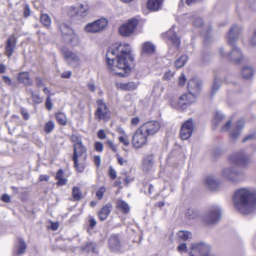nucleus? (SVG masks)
<instances>
[{"label":"nucleus","instance_id":"nucleus-54","mask_svg":"<svg viewBox=\"0 0 256 256\" xmlns=\"http://www.w3.org/2000/svg\"><path fill=\"white\" fill-rule=\"evenodd\" d=\"M45 106L48 110H50L52 109V102L51 98H50V96H48L46 98Z\"/></svg>","mask_w":256,"mask_h":256},{"label":"nucleus","instance_id":"nucleus-46","mask_svg":"<svg viewBox=\"0 0 256 256\" xmlns=\"http://www.w3.org/2000/svg\"><path fill=\"white\" fill-rule=\"evenodd\" d=\"M120 142L126 146H128L130 144V140H128V136L124 134V136H121L118 138Z\"/></svg>","mask_w":256,"mask_h":256},{"label":"nucleus","instance_id":"nucleus-24","mask_svg":"<svg viewBox=\"0 0 256 256\" xmlns=\"http://www.w3.org/2000/svg\"><path fill=\"white\" fill-rule=\"evenodd\" d=\"M116 86L118 90L124 91H132L136 90L138 87V84L134 82H128L127 83H122L120 82H116Z\"/></svg>","mask_w":256,"mask_h":256},{"label":"nucleus","instance_id":"nucleus-55","mask_svg":"<svg viewBox=\"0 0 256 256\" xmlns=\"http://www.w3.org/2000/svg\"><path fill=\"white\" fill-rule=\"evenodd\" d=\"M30 10L28 4H26L24 8L23 16L24 18L30 16Z\"/></svg>","mask_w":256,"mask_h":256},{"label":"nucleus","instance_id":"nucleus-13","mask_svg":"<svg viewBox=\"0 0 256 256\" xmlns=\"http://www.w3.org/2000/svg\"><path fill=\"white\" fill-rule=\"evenodd\" d=\"M194 130V124L192 118L186 120L182 126L180 136L181 139L186 140L189 138Z\"/></svg>","mask_w":256,"mask_h":256},{"label":"nucleus","instance_id":"nucleus-28","mask_svg":"<svg viewBox=\"0 0 256 256\" xmlns=\"http://www.w3.org/2000/svg\"><path fill=\"white\" fill-rule=\"evenodd\" d=\"M164 0H148L146 6L152 11L158 10L160 7Z\"/></svg>","mask_w":256,"mask_h":256},{"label":"nucleus","instance_id":"nucleus-9","mask_svg":"<svg viewBox=\"0 0 256 256\" xmlns=\"http://www.w3.org/2000/svg\"><path fill=\"white\" fill-rule=\"evenodd\" d=\"M139 128L149 137L154 136L159 131L160 124L156 120H149L141 124Z\"/></svg>","mask_w":256,"mask_h":256},{"label":"nucleus","instance_id":"nucleus-34","mask_svg":"<svg viewBox=\"0 0 256 256\" xmlns=\"http://www.w3.org/2000/svg\"><path fill=\"white\" fill-rule=\"evenodd\" d=\"M72 194L74 201H79L84 197L80 188L76 186L72 188Z\"/></svg>","mask_w":256,"mask_h":256},{"label":"nucleus","instance_id":"nucleus-38","mask_svg":"<svg viewBox=\"0 0 256 256\" xmlns=\"http://www.w3.org/2000/svg\"><path fill=\"white\" fill-rule=\"evenodd\" d=\"M55 124L52 120H48L44 125V130L45 134L50 133L54 128Z\"/></svg>","mask_w":256,"mask_h":256},{"label":"nucleus","instance_id":"nucleus-18","mask_svg":"<svg viewBox=\"0 0 256 256\" xmlns=\"http://www.w3.org/2000/svg\"><path fill=\"white\" fill-rule=\"evenodd\" d=\"M187 88L188 92L196 97L201 91V84L196 78H191L188 82Z\"/></svg>","mask_w":256,"mask_h":256},{"label":"nucleus","instance_id":"nucleus-6","mask_svg":"<svg viewBox=\"0 0 256 256\" xmlns=\"http://www.w3.org/2000/svg\"><path fill=\"white\" fill-rule=\"evenodd\" d=\"M148 137L138 127L134 132L132 144L136 149H140L146 146L148 144Z\"/></svg>","mask_w":256,"mask_h":256},{"label":"nucleus","instance_id":"nucleus-48","mask_svg":"<svg viewBox=\"0 0 256 256\" xmlns=\"http://www.w3.org/2000/svg\"><path fill=\"white\" fill-rule=\"evenodd\" d=\"M94 150L98 152H102L104 150V145L102 143L99 141H96L94 143Z\"/></svg>","mask_w":256,"mask_h":256},{"label":"nucleus","instance_id":"nucleus-64","mask_svg":"<svg viewBox=\"0 0 256 256\" xmlns=\"http://www.w3.org/2000/svg\"><path fill=\"white\" fill-rule=\"evenodd\" d=\"M193 24L196 27H200L203 24V22L201 18H196L194 19Z\"/></svg>","mask_w":256,"mask_h":256},{"label":"nucleus","instance_id":"nucleus-58","mask_svg":"<svg viewBox=\"0 0 256 256\" xmlns=\"http://www.w3.org/2000/svg\"><path fill=\"white\" fill-rule=\"evenodd\" d=\"M36 85L37 87L39 88L44 86L43 79L40 76H36L35 78Z\"/></svg>","mask_w":256,"mask_h":256},{"label":"nucleus","instance_id":"nucleus-21","mask_svg":"<svg viewBox=\"0 0 256 256\" xmlns=\"http://www.w3.org/2000/svg\"><path fill=\"white\" fill-rule=\"evenodd\" d=\"M17 80L20 84H22L25 86H32L33 81L28 72H22L18 74Z\"/></svg>","mask_w":256,"mask_h":256},{"label":"nucleus","instance_id":"nucleus-16","mask_svg":"<svg viewBox=\"0 0 256 256\" xmlns=\"http://www.w3.org/2000/svg\"><path fill=\"white\" fill-rule=\"evenodd\" d=\"M227 59L234 64H240L244 60V56L240 49L234 46L227 56Z\"/></svg>","mask_w":256,"mask_h":256},{"label":"nucleus","instance_id":"nucleus-4","mask_svg":"<svg viewBox=\"0 0 256 256\" xmlns=\"http://www.w3.org/2000/svg\"><path fill=\"white\" fill-rule=\"evenodd\" d=\"M58 30L62 41L74 46L79 42L78 38L74 30L65 23H62L58 26Z\"/></svg>","mask_w":256,"mask_h":256},{"label":"nucleus","instance_id":"nucleus-42","mask_svg":"<svg viewBox=\"0 0 256 256\" xmlns=\"http://www.w3.org/2000/svg\"><path fill=\"white\" fill-rule=\"evenodd\" d=\"M197 215V212L194 210V208H188L187 211L185 214L186 217L188 220H191L195 218Z\"/></svg>","mask_w":256,"mask_h":256},{"label":"nucleus","instance_id":"nucleus-62","mask_svg":"<svg viewBox=\"0 0 256 256\" xmlns=\"http://www.w3.org/2000/svg\"><path fill=\"white\" fill-rule=\"evenodd\" d=\"M178 250L182 253V252H186L187 251V246L186 243H182L179 245L177 248Z\"/></svg>","mask_w":256,"mask_h":256},{"label":"nucleus","instance_id":"nucleus-5","mask_svg":"<svg viewBox=\"0 0 256 256\" xmlns=\"http://www.w3.org/2000/svg\"><path fill=\"white\" fill-rule=\"evenodd\" d=\"M96 108L94 112V119L100 122H107L111 119V112L108 106L103 99L96 100Z\"/></svg>","mask_w":256,"mask_h":256},{"label":"nucleus","instance_id":"nucleus-59","mask_svg":"<svg viewBox=\"0 0 256 256\" xmlns=\"http://www.w3.org/2000/svg\"><path fill=\"white\" fill-rule=\"evenodd\" d=\"M232 122V120H230L228 121L221 128V131L226 132L230 128Z\"/></svg>","mask_w":256,"mask_h":256},{"label":"nucleus","instance_id":"nucleus-2","mask_svg":"<svg viewBox=\"0 0 256 256\" xmlns=\"http://www.w3.org/2000/svg\"><path fill=\"white\" fill-rule=\"evenodd\" d=\"M234 206L240 212L247 214L256 206V192L250 188H242L234 196Z\"/></svg>","mask_w":256,"mask_h":256},{"label":"nucleus","instance_id":"nucleus-15","mask_svg":"<svg viewBox=\"0 0 256 256\" xmlns=\"http://www.w3.org/2000/svg\"><path fill=\"white\" fill-rule=\"evenodd\" d=\"M16 42L17 38L14 34H11L7 39L4 54L8 58L12 56L16 47Z\"/></svg>","mask_w":256,"mask_h":256},{"label":"nucleus","instance_id":"nucleus-47","mask_svg":"<svg viewBox=\"0 0 256 256\" xmlns=\"http://www.w3.org/2000/svg\"><path fill=\"white\" fill-rule=\"evenodd\" d=\"M108 174L110 178L113 180L116 179L117 175L116 172V170L112 168V166H110L108 168Z\"/></svg>","mask_w":256,"mask_h":256},{"label":"nucleus","instance_id":"nucleus-49","mask_svg":"<svg viewBox=\"0 0 256 256\" xmlns=\"http://www.w3.org/2000/svg\"><path fill=\"white\" fill-rule=\"evenodd\" d=\"M96 224V222L94 218L90 216L88 220V229L93 230Z\"/></svg>","mask_w":256,"mask_h":256},{"label":"nucleus","instance_id":"nucleus-31","mask_svg":"<svg viewBox=\"0 0 256 256\" xmlns=\"http://www.w3.org/2000/svg\"><path fill=\"white\" fill-rule=\"evenodd\" d=\"M223 176L230 181H234L235 178L238 175V173L234 171L232 168H226L222 171Z\"/></svg>","mask_w":256,"mask_h":256},{"label":"nucleus","instance_id":"nucleus-12","mask_svg":"<svg viewBox=\"0 0 256 256\" xmlns=\"http://www.w3.org/2000/svg\"><path fill=\"white\" fill-rule=\"evenodd\" d=\"M229 160L232 164L240 167H244L250 162L248 156L244 154L242 152L232 154L229 158Z\"/></svg>","mask_w":256,"mask_h":256},{"label":"nucleus","instance_id":"nucleus-7","mask_svg":"<svg viewBox=\"0 0 256 256\" xmlns=\"http://www.w3.org/2000/svg\"><path fill=\"white\" fill-rule=\"evenodd\" d=\"M220 218V210L216 206H212L203 217L202 222L205 225L213 224L218 222Z\"/></svg>","mask_w":256,"mask_h":256},{"label":"nucleus","instance_id":"nucleus-51","mask_svg":"<svg viewBox=\"0 0 256 256\" xmlns=\"http://www.w3.org/2000/svg\"><path fill=\"white\" fill-rule=\"evenodd\" d=\"M186 77L184 73H182L178 80V85L180 86H184L186 82Z\"/></svg>","mask_w":256,"mask_h":256},{"label":"nucleus","instance_id":"nucleus-19","mask_svg":"<svg viewBox=\"0 0 256 256\" xmlns=\"http://www.w3.org/2000/svg\"><path fill=\"white\" fill-rule=\"evenodd\" d=\"M113 206L111 202H108L103 206L98 212V216L101 221L106 220L112 210Z\"/></svg>","mask_w":256,"mask_h":256},{"label":"nucleus","instance_id":"nucleus-36","mask_svg":"<svg viewBox=\"0 0 256 256\" xmlns=\"http://www.w3.org/2000/svg\"><path fill=\"white\" fill-rule=\"evenodd\" d=\"M40 22L46 28H49L50 26L51 20L48 14H42L40 16Z\"/></svg>","mask_w":256,"mask_h":256},{"label":"nucleus","instance_id":"nucleus-45","mask_svg":"<svg viewBox=\"0 0 256 256\" xmlns=\"http://www.w3.org/2000/svg\"><path fill=\"white\" fill-rule=\"evenodd\" d=\"M105 144L113 152H116L118 150V146L116 144H114V142L110 139H108Z\"/></svg>","mask_w":256,"mask_h":256},{"label":"nucleus","instance_id":"nucleus-29","mask_svg":"<svg viewBox=\"0 0 256 256\" xmlns=\"http://www.w3.org/2000/svg\"><path fill=\"white\" fill-rule=\"evenodd\" d=\"M205 182L210 190H215L220 186L219 182L214 180L212 176H209L206 177Z\"/></svg>","mask_w":256,"mask_h":256},{"label":"nucleus","instance_id":"nucleus-37","mask_svg":"<svg viewBox=\"0 0 256 256\" xmlns=\"http://www.w3.org/2000/svg\"><path fill=\"white\" fill-rule=\"evenodd\" d=\"M188 60V57L186 55L182 56L174 62V66L177 69L182 68Z\"/></svg>","mask_w":256,"mask_h":256},{"label":"nucleus","instance_id":"nucleus-53","mask_svg":"<svg viewBox=\"0 0 256 256\" xmlns=\"http://www.w3.org/2000/svg\"><path fill=\"white\" fill-rule=\"evenodd\" d=\"M92 162L94 164L97 168H99L101 164L100 156L98 155H95L92 158Z\"/></svg>","mask_w":256,"mask_h":256},{"label":"nucleus","instance_id":"nucleus-25","mask_svg":"<svg viewBox=\"0 0 256 256\" xmlns=\"http://www.w3.org/2000/svg\"><path fill=\"white\" fill-rule=\"evenodd\" d=\"M155 52V46L150 42H146L143 43L142 48L141 54L151 55Z\"/></svg>","mask_w":256,"mask_h":256},{"label":"nucleus","instance_id":"nucleus-32","mask_svg":"<svg viewBox=\"0 0 256 256\" xmlns=\"http://www.w3.org/2000/svg\"><path fill=\"white\" fill-rule=\"evenodd\" d=\"M64 171L62 169L58 170L55 176V179L57 180L56 184L58 186H62L66 184L68 180L66 178H64Z\"/></svg>","mask_w":256,"mask_h":256},{"label":"nucleus","instance_id":"nucleus-52","mask_svg":"<svg viewBox=\"0 0 256 256\" xmlns=\"http://www.w3.org/2000/svg\"><path fill=\"white\" fill-rule=\"evenodd\" d=\"M174 72H173L169 70L164 72L162 78V79L164 80H169L172 79V78L174 76Z\"/></svg>","mask_w":256,"mask_h":256},{"label":"nucleus","instance_id":"nucleus-14","mask_svg":"<svg viewBox=\"0 0 256 256\" xmlns=\"http://www.w3.org/2000/svg\"><path fill=\"white\" fill-rule=\"evenodd\" d=\"M196 96L194 94L186 92L182 94L178 100V106L182 109H186L190 106L195 102Z\"/></svg>","mask_w":256,"mask_h":256},{"label":"nucleus","instance_id":"nucleus-39","mask_svg":"<svg viewBox=\"0 0 256 256\" xmlns=\"http://www.w3.org/2000/svg\"><path fill=\"white\" fill-rule=\"evenodd\" d=\"M31 98L33 102L38 104L42 103L43 98L38 94H36L34 90H30Z\"/></svg>","mask_w":256,"mask_h":256},{"label":"nucleus","instance_id":"nucleus-60","mask_svg":"<svg viewBox=\"0 0 256 256\" xmlns=\"http://www.w3.org/2000/svg\"><path fill=\"white\" fill-rule=\"evenodd\" d=\"M140 122V118L138 116H135L131 118L130 124L134 126H137Z\"/></svg>","mask_w":256,"mask_h":256},{"label":"nucleus","instance_id":"nucleus-10","mask_svg":"<svg viewBox=\"0 0 256 256\" xmlns=\"http://www.w3.org/2000/svg\"><path fill=\"white\" fill-rule=\"evenodd\" d=\"M108 20L104 18L98 19L92 22L87 24L85 30L90 33H96L104 30L108 26Z\"/></svg>","mask_w":256,"mask_h":256},{"label":"nucleus","instance_id":"nucleus-63","mask_svg":"<svg viewBox=\"0 0 256 256\" xmlns=\"http://www.w3.org/2000/svg\"><path fill=\"white\" fill-rule=\"evenodd\" d=\"M79 12L76 10V8L71 6L70 8L68 10V14L70 15L71 17L74 16L78 14Z\"/></svg>","mask_w":256,"mask_h":256},{"label":"nucleus","instance_id":"nucleus-50","mask_svg":"<svg viewBox=\"0 0 256 256\" xmlns=\"http://www.w3.org/2000/svg\"><path fill=\"white\" fill-rule=\"evenodd\" d=\"M116 157L118 160V163L121 166H124L128 163V160L126 158H122L119 154H116Z\"/></svg>","mask_w":256,"mask_h":256},{"label":"nucleus","instance_id":"nucleus-44","mask_svg":"<svg viewBox=\"0 0 256 256\" xmlns=\"http://www.w3.org/2000/svg\"><path fill=\"white\" fill-rule=\"evenodd\" d=\"M106 190V188L104 186H102L100 187L96 192V196L98 200H102L104 194Z\"/></svg>","mask_w":256,"mask_h":256},{"label":"nucleus","instance_id":"nucleus-33","mask_svg":"<svg viewBox=\"0 0 256 256\" xmlns=\"http://www.w3.org/2000/svg\"><path fill=\"white\" fill-rule=\"evenodd\" d=\"M154 164V157L152 154L146 156L143 160L142 166L146 170H149Z\"/></svg>","mask_w":256,"mask_h":256},{"label":"nucleus","instance_id":"nucleus-20","mask_svg":"<svg viewBox=\"0 0 256 256\" xmlns=\"http://www.w3.org/2000/svg\"><path fill=\"white\" fill-rule=\"evenodd\" d=\"M240 32V29L237 26L234 25L231 28L227 34L228 42L230 45L234 46L236 40Z\"/></svg>","mask_w":256,"mask_h":256},{"label":"nucleus","instance_id":"nucleus-30","mask_svg":"<svg viewBox=\"0 0 256 256\" xmlns=\"http://www.w3.org/2000/svg\"><path fill=\"white\" fill-rule=\"evenodd\" d=\"M54 117L57 122L62 126H65L68 124L66 116L64 112H58L54 113Z\"/></svg>","mask_w":256,"mask_h":256},{"label":"nucleus","instance_id":"nucleus-40","mask_svg":"<svg viewBox=\"0 0 256 256\" xmlns=\"http://www.w3.org/2000/svg\"><path fill=\"white\" fill-rule=\"evenodd\" d=\"M177 235L180 240H186L191 236V232L188 231L180 230Z\"/></svg>","mask_w":256,"mask_h":256},{"label":"nucleus","instance_id":"nucleus-41","mask_svg":"<svg viewBox=\"0 0 256 256\" xmlns=\"http://www.w3.org/2000/svg\"><path fill=\"white\" fill-rule=\"evenodd\" d=\"M224 115L218 112H216L212 119L214 126L216 127L222 121L224 120Z\"/></svg>","mask_w":256,"mask_h":256},{"label":"nucleus","instance_id":"nucleus-43","mask_svg":"<svg viewBox=\"0 0 256 256\" xmlns=\"http://www.w3.org/2000/svg\"><path fill=\"white\" fill-rule=\"evenodd\" d=\"M96 246L92 242H87L86 245L83 247L82 250L87 252H92L95 253L96 252Z\"/></svg>","mask_w":256,"mask_h":256},{"label":"nucleus","instance_id":"nucleus-1","mask_svg":"<svg viewBox=\"0 0 256 256\" xmlns=\"http://www.w3.org/2000/svg\"><path fill=\"white\" fill-rule=\"evenodd\" d=\"M106 60L108 68L112 74L126 77L130 73V63L133 62L134 58L128 44L116 43L108 49Z\"/></svg>","mask_w":256,"mask_h":256},{"label":"nucleus","instance_id":"nucleus-27","mask_svg":"<svg viewBox=\"0 0 256 256\" xmlns=\"http://www.w3.org/2000/svg\"><path fill=\"white\" fill-rule=\"evenodd\" d=\"M116 208L124 214H128L130 212L128 204L122 199H118L116 201Z\"/></svg>","mask_w":256,"mask_h":256},{"label":"nucleus","instance_id":"nucleus-3","mask_svg":"<svg viewBox=\"0 0 256 256\" xmlns=\"http://www.w3.org/2000/svg\"><path fill=\"white\" fill-rule=\"evenodd\" d=\"M73 143V154L72 160L74 167L78 173L83 172L87 166V148L83 144L80 136L72 134L70 138Z\"/></svg>","mask_w":256,"mask_h":256},{"label":"nucleus","instance_id":"nucleus-61","mask_svg":"<svg viewBox=\"0 0 256 256\" xmlns=\"http://www.w3.org/2000/svg\"><path fill=\"white\" fill-rule=\"evenodd\" d=\"M122 178L118 177V179L114 182L113 186L116 188H118L119 189H122V182L121 181Z\"/></svg>","mask_w":256,"mask_h":256},{"label":"nucleus","instance_id":"nucleus-23","mask_svg":"<svg viewBox=\"0 0 256 256\" xmlns=\"http://www.w3.org/2000/svg\"><path fill=\"white\" fill-rule=\"evenodd\" d=\"M168 38L172 42V45L177 50L179 48L180 44V38L177 36L176 32L170 30L166 33Z\"/></svg>","mask_w":256,"mask_h":256},{"label":"nucleus","instance_id":"nucleus-56","mask_svg":"<svg viewBox=\"0 0 256 256\" xmlns=\"http://www.w3.org/2000/svg\"><path fill=\"white\" fill-rule=\"evenodd\" d=\"M97 136L100 140H104L106 138L105 130L103 129L99 130L97 132Z\"/></svg>","mask_w":256,"mask_h":256},{"label":"nucleus","instance_id":"nucleus-22","mask_svg":"<svg viewBox=\"0 0 256 256\" xmlns=\"http://www.w3.org/2000/svg\"><path fill=\"white\" fill-rule=\"evenodd\" d=\"M244 120L242 118L238 120L234 126V130L230 134V138L232 140L236 139L240 134L241 130L244 126Z\"/></svg>","mask_w":256,"mask_h":256},{"label":"nucleus","instance_id":"nucleus-11","mask_svg":"<svg viewBox=\"0 0 256 256\" xmlns=\"http://www.w3.org/2000/svg\"><path fill=\"white\" fill-rule=\"evenodd\" d=\"M60 50L64 56L66 61L70 64H76V66L80 64V59L78 56L70 50L65 46H61Z\"/></svg>","mask_w":256,"mask_h":256},{"label":"nucleus","instance_id":"nucleus-8","mask_svg":"<svg viewBox=\"0 0 256 256\" xmlns=\"http://www.w3.org/2000/svg\"><path fill=\"white\" fill-rule=\"evenodd\" d=\"M138 24L139 20L136 18H132L120 26L118 31L120 34L124 37L130 36L134 32Z\"/></svg>","mask_w":256,"mask_h":256},{"label":"nucleus","instance_id":"nucleus-35","mask_svg":"<svg viewBox=\"0 0 256 256\" xmlns=\"http://www.w3.org/2000/svg\"><path fill=\"white\" fill-rule=\"evenodd\" d=\"M254 70L248 66H244L242 70V74L245 79L252 78L254 76Z\"/></svg>","mask_w":256,"mask_h":256},{"label":"nucleus","instance_id":"nucleus-17","mask_svg":"<svg viewBox=\"0 0 256 256\" xmlns=\"http://www.w3.org/2000/svg\"><path fill=\"white\" fill-rule=\"evenodd\" d=\"M108 246L111 251L119 252L122 248V244L119 236L116 234L110 236L108 240Z\"/></svg>","mask_w":256,"mask_h":256},{"label":"nucleus","instance_id":"nucleus-57","mask_svg":"<svg viewBox=\"0 0 256 256\" xmlns=\"http://www.w3.org/2000/svg\"><path fill=\"white\" fill-rule=\"evenodd\" d=\"M20 113L22 114L24 120H28L30 118V115L27 111L23 108L20 109Z\"/></svg>","mask_w":256,"mask_h":256},{"label":"nucleus","instance_id":"nucleus-26","mask_svg":"<svg viewBox=\"0 0 256 256\" xmlns=\"http://www.w3.org/2000/svg\"><path fill=\"white\" fill-rule=\"evenodd\" d=\"M18 244L15 246L16 254L18 255H20L25 252L27 246L22 238L18 237Z\"/></svg>","mask_w":256,"mask_h":256}]
</instances>
